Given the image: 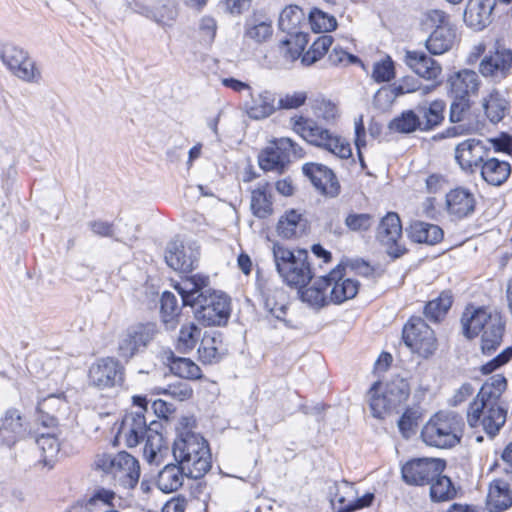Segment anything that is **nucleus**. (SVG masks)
<instances>
[{
  "label": "nucleus",
  "instance_id": "1",
  "mask_svg": "<svg viewBox=\"0 0 512 512\" xmlns=\"http://www.w3.org/2000/svg\"><path fill=\"white\" fill-rule=\"evenodd\" d=\"M507 388V380L501 374L490 377L469 404L466 419L471 428H481L494 437L504 426L507 418V404L502 394Z\"/></svg>",
  "mask_w": 512,
  "mask_h": 512
},
{
  "label": "nucleus",
  "instance_id": "2",
  "mask_svg": "<svg viewBox=\"0 0 512 512\" xmlns=\"http://www.w3.org/2000/svg\"><path fill=\"white\" fill-rule=\"evenodd\" d=\"M409 396L410 385L407 379L395 376L373 383L367 392V403L374 418L385 419L397 413Z\"/></svg>",
  "mask_w": 512,
  "mask_h": 512
},
{
  "label": "nucleus",
  "instance_id": "3",
  "mask_svg": "<svg viewBox=\"0 0 512 512\" xmlns=\"http://www.w3.org/2000/svg\"><path fill=\"white\" fill-rule=\"evenodd\" d=\"M289 126L308 144L326 150L340 159L352 156L351 146L345 138L318 125L309 117L296 114L289 119Z\"/></svg>",
  "mask_w": 512,
  "mask_h": 512
},
{
  "label": "nucleus",
  "instance_id": "4",
  "mask_svg": "<svg viewBox=\"0 0 512 512\" xmlns=\"http://www.w3.org/2000/svg\"><path fill=\"white\" fill-rule=\"evenodd\" d=\"M272 252L277 272L287 285L301 288L312 279L313 272L306 250L292 251L275 243Z\"/></svg>",
  "mask_w": 512,
  "mask_h": 512
},
{
  "label": "nucleus",
  "instance_id": "5",
  "mask_svg": "<svg viewBox=\"0 0 512 512\" xmlns=\"http://www.w3.org/2000/svg\"><path fill=\"white\" fill-rule=\"evenodd\" d=\"M173 456L182 465L187 477L198 479L211 468V453L202 436H190L186 440L175 439Z\"/></svg>",
  "mask_w": 512,
  "mask_h": 512
},
{
  "label": "nucleus",
  "instance_id": "6",
  "mask_svg": "<svg viewBox=\"0 0 512 512\" xmlns=\"http://www.w3.org/2000/svg\"><path fill=\"white\" fill-rule=\"evenodd\" d=\"M462 436L461 418L450 412H438L423 426L421 437L425 444L437 448L456 446Z\"/></svg>",
  "mask_w": 512,
  "mask_h": 512
},
{
  "label": "nucleus",
  "instance_id": "7",
  "mask_svg": "<svg viewBox=\"0 0 512 512\" xmlns=\"http://www.w3.org/2000/svg\"><path fill=\"white\" fill-rule=\"evenodd\" d=\"M94 465L96 469L111 476L115 484L123 488L132 489L139 481V462L127 452L99 454L95 458Z\"/></svg>",
  "mask_w": 512,
  "mask_h": 512
},
{
  "label": "nucleus",
  "instance_id": "8",
  "mask_svg": "<svg viewBox=\"0 0 512 512\" xmlns=\"http://www.w3.org/2000/svg\"><path fill=\"white\" fill-rule=\"evenodd\" d=\"M291 154L301 157L302 148L288 137L275 139L259 154V166L265 171L281 172Z\"/></svg>",
  "mask_w": 512,
  "mask_h": 512
},
{
  "label": "nucleus",
  "instance_id": "9",
  "mask_svg": "<svg viewBox=\"0 0 512 512\" xmlns=\"http://www.w3.org/2000/svg\"><path fill=\"white\" fill-rule=\"evenodd\" d=\"M403 340L413 353L423 358L431 356L437 348L434 331L420 318L410 319L404 326Z\"/></svg>",
  "mask_w": 512,
  "mask_h": 512
},
{
  "label": "nucleus",
  "instance_id": "10",
  "mask_svg": "<svg viewBox=\"0 0 512 512\" xmlns=\"http://www.w3.org/2000/svg\"><path fill=\"white\" fill-rule=\"evenodd\" d=\"M196 306L195 317L206 326L223 325L230 316V300L220 291L211 290Z\"/></svg>",
  "mask_w": 512,
  "mask_h": 512
},
{
  "label": "nucleus",
  "instance_id": "11",
  "mask_svg": "<svg viewBox=\"0 0 512 512\" xmlns=\"http://www.w3.org/2000/svg\"><path fill=\"white\" fill-rule=\"evenodd\" d=\"M0 57L4 65L19 79L25 82H39L41 72L27 53L12 44H6L0 51Z\"/></svg>",
  "mask_w": 512,
  "mask_h": 512
},
{
  "label": "nucleus",
  "instance_id": "12",
  "mask_svg": "<svg viewBox=\"0 0 512 512\" xmlns=\"http://www.w3.org/2000/svg\"><path fill=\"white\" fill-rule=\"evenodd\" d=\"M133 403L135 410L127 413L122 421L119 436L125 441L128 447H135L143 437L148 435L150 429L147 428V422L144 416L147 410V400L145 397L134 396Z\"/></svg>",
  "mask_w": 512,
  "mask_h": 512
},
{
  "label": "nucleus",
  "instance_id": "13",
  "mask_svg": "<svg viewBox=\"0 0 512 512\" xmlns=\"http://www.w3.org/2000/svg\"><path fill=\"white\" fill-rule=\"evenodd\" d=\"M445 467V461L440 458H417L404 464L401 473L407 484L422 486L442 474Z\"/></svg>",
  "mask_w": 512,
  "mask_h": 512
},
{
  "label": "nucleus",
  "instance_id": "14",
  "mask_svg": "<svg viewBox=\"0 0 512 512\" xmlns=\"http://www.w3.org/2000/svg\"><path fill=\"white\" fill-rule=\"evenodd\" d=\"M87 381L99 390L119 386L124 381V368L112 357L98 359L89 367Z\"/></svg>",
  "mask_w": 512,
  "mask_h": 512
},
{
  "label": "nucleus",
  "instance_id": "15",
  "mask_svg": "<svg viewBox=\"0 0 512 512\" xmlns=\"http://www.w3.org/2000/svg\"><path fill=\"white\" fill-rule=\"evenodd\" d=\"M377 239L393 258H398L406 252L402 243L401 221L396 213L389 212L382 218L377 228Z\"/></svg>",
  "mask_w": 512,
  "mask_h": 512
},
{
  "label": "nucleus",
  "instance_id": "16",
  "mask_svg": "<svg viewBox=\"0 0 512 512\" xmlns=\"http://www.w3.org/2000/svg\"><path fill=\"white\" fill-rule=\"evenodd\" d=\"M154 326L139 324L124 331L118 342V354L125 359L132 358L142 347L153 338Z\"/></svg>",
  "mask_w": 512,
  "mask_h": 512
},
{
  "label": "nucleus",
  "instance_id": "17",
  "mask_svg": "<svg viewBox=\"0 0 512 512\" xmlns=\"http://www.w3.org/2000/svg\"><path fill=\"white\" fill-rule=\"evenodd\" d=\"M174 288L181 296L183 305L191 307H196L212 290L209 288V277L201 274L182 278Z\"/></svg>",
  "mask_w": 512,
  "mask_h": 512
},
{
  "label": "nucleus",
  "instance_id": "18",
  "mask_svg": "<svg viewBox=\"0 0 512 512\" xmlns=\"http://www.w3.org/2000/svg\"><path fill=\"white\" fill-rule=\"evenodd\" d=\"M343 271L344 267L338 265L326 276L329 282L330 302L335 304L354 298L359 289L358 281L345 277Z\"/></svg>",
  "mask_w": 512,
  "mask_h": 512
},
{
  "label": "nucleus",
  "instance_id": "19",
  "mask_svg": "<svg viewBox=\"0 0 512 512\" xmlns=\"http://www.w3.org/2000/svg\"><path fill=\"white\" fill-rule=\"evenodd\" d=\"M302 171L321 194L329 197L338 195L339 183L333 171L327 166L311 162L304 164Z\"/></svg>",
  "mask_w": 512,
  "mask_h": 512
},
{
  "label": "nucleus",
  "instance_id": "20",
  "mask_svg": "<svg viewBox=\"0 0 512 512\" xmlns=\"http://www.w3.org/2000/svg\"><path fill=\"white\" fill-rule=\"evenodd\" d=\"M489 149L482 140L467 139L457 145L455 159L463 170L473 171L483 162Z\"/></svg>",
  "mask_w": 512,
  "mask_h": 512
},
{
  "label": "nucleus",
  "instance_id": "21",
  "mask_svg": "<svg viewBox=\"0 0 512 512\" xmlns=\"http://www.w3.org/2000/svg\"><path fill=\"white\" fill-rule=\"evenodd\" d=\"M449 92L454 99H467L478 93L480 78L478 74L470 69H462L451 74L447 79Z\"/></svg>",
  "mask_w": 512,
  "mask_h": 512
},
{
  "label": "nucleus",
  "instance_id": "22",
  "mask_svg": "<svg viewBox=\"0 0 512 512\" xmlns=\"http://www.w3.org/2000/svg\"><path fill=\"white\" fill-rule=\"evenodd\" d=\"M373 498L372 493H366L359 497L353 483L342 481L337 485L333 503L338 504L339 512H349L369 506Z\"/></svg>",
  "mask_w": 512,
  "mask_h": 512
},
{
  "label": "nucleus",
  "instance_id": "23",
  "mask_svg": "<svg viewBox=\"0 0 512 512\" xmlns=\"http://www.w3.org/2000/svg\"><path fill=\"white\" fill-rule=\"evenodd\" d=\"M249 96L250 100L246 101L245 109L251 119H266L278 110L276 94L270 90L251 91Z\"/></svg>",
  "mask_w": 512,
  "mask_h": 512
},
{
  "label": "nucleus",
  "instance_id": "24",
  "mask_svg": "<svg viewBox=\"0 0 512 512\" xmlns=\"http://www.w3.org/2000/svg\"><path fill=\"white\" fill-rule=\"evenodd\" d=\"M404 62L414 73L428 81L437 80L442 74L441 65L422 51L406 50Z\"/></svg>",
  "mask_w": 512,
  "mask_h": 512
},
{
  "label": "nucleus",
  "instance_id": "25",
  "mask_svg": "<svg viewBox=\"0 0 512 512\" xmlns=\"http://www.w3.org/2000/svg\"><path fill=\"white\" fill-rule=\"evenodd\" d=\"M198 253L182 242L171 241L166 249L165 261L169 267L179 272H189L194 268Z\"/></svg>",
  "mask_w": 512,
  "mask_h": 512
},
{
  "label": "nucleus",
  "instance_id": "26",
  "mask_svg": "<svg viewBox=\"0 0 512 512\" xmlns=\"http://www.w3.org/2000/svg\"><path fill=\"white\" fill-rule=\"evenodd\" d=\"M29 431V425L22 413L16 408L8 409L1 420L0 436L8 445L15 444L24 438Z\"/></svg>",
  "mask_w": 512,
  "mask_h": 512
},
{
  "label": "nucleus",
  "instance_id": "27",
  "mask_svg": "<svg viewBox=\"0 0 512 512\" xmlns=\"http://www.w3.org/2000/svg\"><path fill=\"white\" fill-rule=\"evenodd\" d=\"M504 322L500 313L490 311L489 318H486L483 330L481 331V349L484 354L495 351L502 342Z\"/></svg>",
  "mask_w": 512,
  "mask_h": 512
},
{
  "label": "nucleus",
  "instance_id": "28",
  "mask_svg": "<svg viewBox=\"0 0 512 512\" xmlns=\"http://www.w3.org/2000/svg\"><path fill=\"white\" fill-rule=\"evenodd\" d=\"M494 0H469L464 12L465 23L474 30L484 29L491 21Z\"/></svg>",
  "mask_w": 512,
  "mask_h": 512
},
{
  "label": "nucleus",
  "instance_id": "29",
  "mask_svg": "<svg viewBox=\"0 0 512 512\" xmlns=\"http://www.w3.org/2000/svg\"><path fill=\"white\" fill-rule=\"evenodd\" d=\"M512 64V51L503 45L496 43L494 50L490 52L480 63V71L485 76H493L504 73Z\"/></svg>",
  "mask_w": 512,
  "mask_h": 512
},
{
  "label": "nucleus",
  "instance_id": "30",
  "mask_svg": "<svg viewBox=\"0 0 512 512\" xmlns=\"http://www.w3.org/2000/svg\"><path fill=\"white\" fill-rule=\"evenodd\" d=\"M272 18L264 11H254L246 22L245 37L256 43H264L273 35Z\"/></svg>",
  "mask_w": 512,
  "mask_h": 512
},
{
  "label": "nucleus",
  "instance_id": "31",
  "mask_svg": "<svg viewBox=\"0 0 512 512\" xmlns=\"http://www.w3.org/2000/svg\"><path fill=\"white\" fill-rule=\"evenodd\" d=\"M446 208L452 216L457 218L466 217L474 211V195L464 188L453 189L446 195Z\"/></svg>",
  "mask_w": 512,
  "mask_h": 512
},
{
  "label": "nucleus",
  "instance_id": "32",
  "mask_svg": "<svg viewBox=\"0 0 512 512\" xmlns=\"http://www.w3.org/2000/svg\"><path fill=\"white\" fill-rule=\"evenodd\" d=\"M487 508L490 512H502L512 505V490L503 480L490 483L487 494Z\"/></svg>",
  "mask_w": 512,
  "mask_h": 512
},
{
  "label": "nucleus",
  "instance_id": "33",
  "mask_svg": "<svg viewBox=\"0 0 512 512\" xmlns=\"http://www.w3.org/2000/svg\"><path fill=\"white\" fill-rule=\"evenodd\" d=\"M169 447L162 434L154 430H149L146 443L144 445L143 455L150 464L159 465L168 454Z\"/></svg>",
  "mask_w": 512,
  "mask_h": 512
},
{
  "label": "nucleus",
  "instance_id": "34",
  "mask_svg": "<svg viewBox=\"0 0 512 512\" xmlns=\"http://www.w3.org/2000/svg\"><path fill=\"white\" fill-rule=\"evenodd\" d=\"M456 38L452 26H442L433 30L426 40V48L434 55H441L449 51L454 45Z\"/></svg>",
  "mask_w": 512,
  "mask_h": 512
},
{
  "label": "nucleus",
  "instance_id": "35",
  "mask_svg": "<svg viewBox=\"0 0 512 512\" xmlns=\"http://www.w3.org/2000/svg\"><path fill=\"white\" fill-rule=\"evenodd\" d=\"M481 176L490 185L499 186L503 184L511 173V166L506 161L490 158L481 166Z\"/></svg>",
  "mask_w": 512,
  "mask_h": 512
},
{
  "label": "nucleus",
  "instance_id": "36",
  "mask_svg": "<svg viewBox=\"0 0 512 512\" xmlns=\"http://www.w3.org/2000/svg\"><path fill=\"white\" fill-rule=\"evenodd\" d=\"M329 282L326 276L317 279L312 286L301 290L300 296L303 302H306L313 308H321L330 302Z\"/></svg>",
  "mask_w": 512,
  "mask_h": 512
},
{
  "label": "nucleus",
  "instance_id": "37",
  "mask_svg": "<svg viewBox=\"0 0 512 512\" xmlns=\"http://www.w3.org/2000/svg\"><path fill=\"white\" fill-rule=\"evenodd\" d=\"M490 311L483 308L468 307L461 317L463 333L467 338H473L481 333Z\"/></svg>",
  "mask_w": 512,
  "mask_h": 512
},
{
  "label": "nucleus",
  "instance_id": "38",
  "mask_svg": "<svg viewBox=\"0 0 512 512\" xmlns=\"http://www.w3.org/2000/svg\"><path fill=\"white\" fill-rule=\"evenodd\" d=\"M408 233L412 241L429 245L438 243L443 237V231L440 227L421 221L412 223Z\"/></svg>",
  "mask_w": 512,
  "mask_h": 512
},
{
  "label": "nucleus",
  "instance_id": "39",
  "mask_svg": "<svg viewBox=\"0 0 512 512\" xmlns=\"http://www.w3.org/2000/svg\"><path fill=\"white\" fill-rule=\"evenodd\" d=\"M185 471L180 464H167L158 475L157 485L165 493L176 491L183 484Z\"/></svg>",
  "mask_w": 512,
  "mask_h": 512
},
{
  "label": "nucleus",
  "instance_id": "40",
  "mask_svg": "<svg viewBox=\"0 0 512 512\" xmlns=\"http://www.w3.org/2000/svg\"><path fill=\"white\" fill-rule=\"evenodd\" d=\"M305 20L303 10L297 5H288L281 11L278 19V26L289 35L301 33L299 28Z\"/></svg>",
  "mask_w": 512,
  "mask_h": 512
},
{
  "label": "nucleus",
  "instance_id": "41",
  "mask_svg": "<svg viewBox=\"0 0 512 512\" xmlns=\"http://www.w3.org/2000/svg\"><path fill=\"white\" fill-rule=\"evenodd\" d=\"M250 207L258 218H266L272 214L271 196L268 194V184L262 183L252 190Z\"/></svg>",
  "mask_w": 512,
  "mask_h": 512
},
{
  "label": "nucleus",
  "instance_id": "42",
  "mask_svg": "<svg viewBox=\"0 0 512 512\" xmlns=\"http://www.w3.org/2000/svg\"><path fill=\"white\" fill-rule=\"evenodd\" d=\"M444 110L445 103L442 100H434L428 106H419L421 130L429 131L440 125L444 119Z\"/></svg>",
  "mask_w": 512,
  "mask_h": 512
},
{
  "label": "nucleus",
  "instance_id": "43",
  "mask_svg": "<svg viewBox=\"0 0 512 512\" xmlns=\"http://www.w3.org/2000/svg\"><path fill=\"white\" fill-rule=\"evenodd\" d=\"M304 220L302 215L296 210L287 211L278 221L277 233L279 236L291 239L296 237L304 230Z\"/></svg>",
  "mask_w": 512,
  "mask_h": 512
},
{
  "label": "nucleus",
  "instance_id": "44",
  "mask_svg": "<svg viewBox=\"0 0 512 512\" xmlns=\"http://www.w3.org/2000/svg\"><path fill=\"white\" fill-rule=\"evenodd\" d=\"M221 340L216 333H205L198 348L199 358L203 363H214L221 359Z\"/></svg>",
  "mask_w": 512,
  "mask_h": 512
},
{
  "label": "nucleus",
  "instance_id": "45",
  "mask_svg": "<svg viewBox=\"0 0 512 512\" xmlns=\"http://www.w3.org/2000/svg\"><path fill=\"white\" fill-rule=\"evenodd\" d=\"M482 106L487 118L492 123H498L505 116L508 102L498 91H492L483 99Z\"/></svg>",
  "mask_w": 512,
  "mask_h": 512
},
{
  "label": "nucleus",
  "instance_id": "46",
  "mask_svg": "<svg viewBox=\"0 0 512 512\" xmlns=\"http://www.w3.org/2000/svg\"><path fill=\"white\" fill-rule=\"evenodd\" d=\"M308 43L307 33H296L290 35L289 38L285 39L280 44V49L283 57L290 62H293L302 57V52Z\"/></svg>",
  "mask_w": 512,
  "mask_h": 512
},
{
  "label": "nucleus",
  "instance_id": "47",
  "mask_svg": "<svg viewBox=\"0 0 512 512\" xmlns=\"http://www.w3.org/2000/svg\"><path fill=\"white\" fill-rule=\"evenodd\" d=\"M430 484V497L433 502H446L456 496V489L447 476L440 474Z\"/></svg>",
  "mask_w": 512,
  "mask_h": 512
},
{
  "label": "nucleus",
  "instance_id": "48",
  "mask_svg": "<svg viewBox=\"0 0 512 512\" xmlns=\"http://www.w3.org/2000/svg\"><path fill=\"white\" fill-rule=\"evenodd\" d=\"M333 43L330 35L319 36L311 45V47L302 55L301 63L304 66H310L320 60Z\"/></svg>",
  "mask_w": 512,
  "mask_h": 512
},
{
  "label": "nucleus",
  "instance_id": "49",
  "mask_svg": "<svg viewBox=\"0 0 512 512\" xmlns=\"http://www.w3.org/2000/svg\"><path fill=\"white\" fill-rule=\"evenodd\" d=\"M389 129L398 133H411L421 130L420 118L413 110H406L389 123Z\"/></svg>",
  "mask_w": 512,
  "mask_h": 512
},
{
  "label": "nucleus",
  "instance_id": "50",
  "mask_svg": "<svg viewBox=\"0 0 512 512\" xmlns=\"http://www.w3.org/2000/svg\"><path fill=\"white\" fill-rule=\"evenodd\" d=\"M451 305V295L443 292L436 299H433L426 304L424 313L427 318L437 322L446 315Z\"/></svg>",
  "mask_w": 512,
  "mask_h": 512
},
{
  "label": "nucleus",
  "instance_id": "51",
  "mask_svg": "<svg viewBox=\"0 0 512 512\" xmlns=\"http://www.w3.org/2000/svg\"><path fill=\"white\" fill-rule=\"evenodd\" d=\"M309 22L311 29L316 33H327L337 28L336 18L318 8L310 11Z\"/></svg>",
  "mask_w": 512,
  "mask_h": 512
},
{
  "label": "nucleus",
  "instance_id": "52",
  "mask_svg": "<svg viewBox=\"0 0 512 512\" xmlns=\"http://www.w3.org/2000/svg\"><path fill=\"white\" fill-rule=\"evenodd\" d=\"M200 336L201 330L194 323L183 325L177 339V349L183 353L192 350Z\"/></svg>",
  "mask_w": 512,
  "mask_h": 512
},
{
  "label": "nucleus",
  "instance_id": "53",
  "mask_svg": "<svg viewBox=\"0 0 512 512\" xmlns=\"http://www.w3.org/2000/svg\"><path fill=\"white\" fill-rule=\"evenodd\" d=\"M172 372L185 379H200L201 369L199 366L188 358L174 359L171 364Z\"/></svg>",
  "mask_w": 512,
  "mask_h": 512
},
{
  "label": "nucleus",
  "instance_id": "54",
  "mask_svg": "<svg viewBox=\"0 0 512 512\" xmlns=\"http://www.w3.org/2000/svg\"><path fill=\"white\" fill-rule=\"evenodd\" d=\"M178 310V301L175 295L171 292H164L161 297V311L163 321L170 328L175 326V316L178 315Z\"/></svg>",
  "mask_w": 512,
  "mask_h": 512
},
{
  "label": "nucleus",
  "instance_id": "55",
  "mask_svg": "<svg viewBox=\"0 0 512 512\" xmlns=\"http://www.w3.org/2000/svg\"><path fill=\"white\" fill-rule=\"evenodd\" d=\"M36 443L41 449L46 463L53 462L60 450V443L53 434L40 435Z\"/></svg>",
  "mask_w": 512,
  "mask_h": 512
},
{
  "label": "nucleus",
  "instance_id": "56",
  "mask_svg": "<svg viewBox=\"0 0 512 512\" xmlns=\"http://www.w3.org/2000/svg\"><path fill=\"white\" fill-rule=\"evenodd\" d=\"M395 76V68L392 59L385 56L373 64L372 78L376 82H388Z\"/></svg>",
  "mask_w": 512,
  "mask_h": 512
},
{
  "label": "nucleus",
  "instance_id": "57",
  "mask_svg": "<svg viewBox=\"0 0 512 512\" xmlns=\"http://www.w3.org/2000/svg\"><path fill=\"white\" fill-rule=\"evenodd\" d=\"M346 227L353 232H364L374 224V218L367 213H349L345 218Z\"/></svg>",
  "mask_w": 512,
  "mask_h": 512
},
{
  "label": "nucleus",
  "instance_id": "58",
  "mask_svg": "<svg viewBox=\"0 0 512 512\" xmlns=\"http://www.w3.org/2000/svg\"><path fill=\"white\" fill-rule=\"evenodd\" d=\"M422 25L425 29H439L442 26H451L450 17L440 9H430L423 14Z\"/></svg>",
  "mask_w": 512,
  "mask_h": 512
},
{
  "label": "nucleus",
  "instance_id": "59",
  "mask_svg": "<svg viewBox=\"0 0 512 512\" xmlns=\"http://www.w3.org/2000/svg\"><path fill=\"white\" fill-rule=\"evenodd\" d=\"M155 394H166L171 396L172 398L178 401H185L192 397L193 390L192 388L183 382H177L174 384L168 385L167 388H154Z\"/></svg>",
  "mask_w": 512,
  "mask_h": 512
},
{
  "label": "nucleus",
  "instance_id": "60",
  "mask_svg": "<svg viewBox=\"0 0 512 512\" xmlns=\"http://www.w3.org/2000/svg\"><path fill=\"white\" fill-rule=\"evenodd\" d=\"M398 98L393 86L380 88L373 97V105L380 111L388 110Z\"/></svg>",
  "mask_w": 512,
  "mask_h": 512
},
{
  "label": "nucleus",
  "instance_id": "61",
  "mask_svg": "<svg viewBox=\"0 0 512 512\" xmlns=\"http://www.w3.org/2000/svg\"><path fill=\"white\" fill-rule=\"evenodd\" d=\"M307 93L305 91H293L280 95L277 100L279 109H297L305 104Z\"/></svg>",
  "mask_w": 512,
  "mask_h": 512
},
{
  "label": "nucleus",
  "instance_id": "62",
  "mask_svg": "<svg viewBox=\"0 0 512 512\" xmlns=\"http://www.w3.org/2000/svg\"><path fill=\"white\" fill-rule=\"evenodd\" d=\"M420 415L417 410L408 408L398 420V427L402 435L408 438L418 425Z\"/></svg>",
  "mask_w": 512,
  "mask_h": 512
},
{
  "label": "nucleus",
  "instance_id": "63",
  "mask_svg": "<svg viewBox=\"0 0 512 512\" xmlns=\"http://www.w3.org/2000/svg\"><path fill=\"white\" fill-rule=\"evenodd\" d=\"M146 16L162 26H171L176 18V11L171 5H162L154 10L147 11Z\"/></svg>",
  "mask_w": 512,
  "mask_h": 512
},
{
  "label": "nucleus",
  "instance_id": "64",
  "mask_svg": "<svg viewBox=\"0 0 512 512\" xmlns=\"http://www.w3.org/2000/svg\"><path fill=\"white\" fill-rule=\"evenodd\" d=\"M196 420L193 416H182L179 418L176 425L177 437L176 439H188L190 436H200L196 434L193 429L195 428Z\"/></svg>",
  "mask_w": 512,
  "mask_h": 512
}]
</instances>
